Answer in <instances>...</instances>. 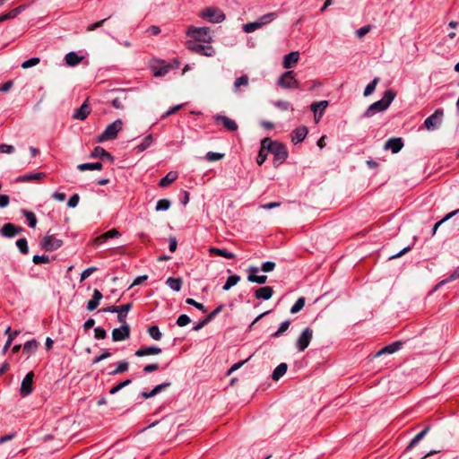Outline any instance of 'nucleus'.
Instances as JSON below:
<instances>
[{"mask_svg": "<svg viewBox=\"0 0 459 459\" xmlns=\"http://www.w3.org/2000/svg\"><path fill=\"white\" fill-rule=\"evenodd\" d=\"M82 59V56H79L77 53L74 51L67 53L65 57V63L69 66H74L78 65Z\"/></svg>", "mask_w": 459, "mask_h": 459, "instance_id": "nucleus-29", "label": "nucleus"}, {"mask_svg": "<svg viewBox=\"0 0 459 459\" xmlns=\"http://www.w3.org/2000/svg\"><path fill=\"white\" fill-rule=\"evenodd\" d=\"M313 338V330L311 328H306L299 336L296 342V347L299 351H304L309 345Z\"/></svg>", "mask_w": 459, "mask_h": 459, "instance_id": "nucleus-9", "label": "nucleus"}, {"mask_svg": "<svg viewBox=\"0 0 459 459\" xmlns=\"http://www.w3.org/2000/svg\"><path fill=\"white\" fill-rule=\"evenodd\" d=\"M200 41H187V48L196 54L212 56L215 55V49L210 45H202Z\"/></svg>", "mask_w": 459, "mask_h": 459, "instance_id": "nucleus-5", "label": "nucleus"}, {"mask_svg": "<svg viewBox=\"0 0 459 459\" xmlns=\"http://www.w3.org/2000/svg\"><path fill=\"white\" fill-rule=\"evenodd\" d=\"M190 317L187 315H180L177 319V325L180 327L186 326L190 323Z\"/></svg>", "mask_w": 459, "mask_h": 459, "instance_id": "nucleus-59", "label": "nucleus"}, {"mask_svg": "<svg viewBox=\"0 0 459 459\" xmlns=\"http://www.w3.org/2000/svg\"><path fill=\"white\" fill-rule=\"evenodd\" d=\"M299 53L297 51L287 54L283 58V67L286 69L293 67L299 61Z\"/></svg>", "mask_w": 459, "mask_h": 459, "instance_id": "nucleus-19", "label": "nucleus"}, {"mask_svg": "<svg viewBox=\"0 0 459 459\" xmlns=\"http://www.w3.org/2000/svg\"><path fill=\"white\" fill-rule=\"evenodd\" d=\"M102 297V293L98 289H95L93 290L92 298L87 302V310H95L100 305V301L101 300Z\"/></svg>", "mask_w": 459, "mask_h": 459, "instance_id": "nucleus-23", "label": "nucleus"}, {"mask_svg": "<svg viewBox=\"0 0 459 459\" xmlns=\"http://www.w3.org/2000/svg\"><path fill=\"white\" fill-rule=\"evenodd\" d=\"M186 35L192 38L193 41L210 43L212 40L208 27L190 26L186 30Z\"/></svg>", "mask_w": 459, "mask_h": 459, "instance_id": "nucleus-3", "label": "nucleus"}, {"mask_svg": "<svg viewBox=\"0 0 459 459\" xmlns=\"http://www.w3.org/2000/svg\"><path fill=\"white\" fill-rule=\"evenodd\" d=\"M123 126V121L121 119H117L113 123L109 124L106 129L103 131L101 134H100L97 138L98 143H103L108 140H113L117 136L119 131H121Z\"/></svg>", "mask_w": 459, "mask_h": 459, "instance_id": "nucleus-4", "label": "nucleus"}, {"mask_svg": "<svg viewBox=\"0 0 459 459\" xmlns=\"http://www.w3.org/2000/svg\"><path fill=\"white\" fill-rule=\"evenodd\" d=\"M33 377H34V373L32 371H30L23 378L22 385H21V388H20V393L22 396H27L31 394L32 389H33L32 388Z\"/></svg>", "mask_w": 459, "mask_h": 459, "instance_id": "nucleus-12", "label": "nucleus"}, {"mask_svg": "<svg viewBox=\"0 0 459 459\" xmlns=\"http://www.w3.org/2000/svg\"><path fill=\"white\" fill-rule=\"evenodd\" d=\"M94 336L98 340L104 339L107 336V332L104 328L98 326L94 329Z\"/></svg>", "mask_w": 459, "mask_h": 459, "instance_id": "nucleus-62", "label": "nucleus"}, {"mask_svg": "<svg viewBox=\"0 0 459 459\" xmlns=\"http://www.w3.org/2000/svg\"><path fill=\"white\" fill-rule=\"evenodd\" d=\"M200 16L213 23L221 22L225 19V14L216 7H209L203 10Z\"/></svg>", "mask_w": 459, "mask_h": 459, "instance_id": "nucleus-6", "label": "nucleus"}, {"mask_svg": "<svg viewBox=\"0 0 459 459\" xmlns=\"http://www.w3.org/2000/svg\"><path fill=\"white\" fill-rule=\"evenodd\" d=\"M127 99V93L126 91L121 90L116 98L111 100L112 106L117 109H122L125 107V102Z\"/></svg>", "mask_w": 459, "mask_h": 459, "instance_id": "nucleus-24", "label": "nucleus"}, {"mask_svg": "<svg viewBox=\"0 0 459 459\" xmlns=\"http://www.w3.org/2000/svg\"><path fill=\"white\" fill-rule=\"evenodd\" d=\"M396 96V93L389 89L385 91L383 98L374 103H372L364 112V117H371L378 112L385 111L388 108L390 104L393 102Z\"/></svg>", "mask_w": 459, "mask_h": 459, "instance_id": "nucleus-2", "label": "nucleus"}, {"mask_svg": "<svg viewBox=\"0 0 459 459\" xmlns=\"http://www.w3.org/2000/svg\"><path fill=\"white\" fill-rule=\"evenodd\" d=\"M16 246L17 247L19 248V250L21 251L22 254H28L29 252V247H28V242H27V239L22 238H19L17 241H16Z\"/></svg>", "mask_w": 459, "mask_h": 459, "instance_id": "nucleus-52", "label": "nucleus"}, {"mask_svg": "<svg viewBox=\"0 0 459 459\" xmlns=\"http://www.w3.org/2000/svg\"><path fill=\"white\" fill-rule=\"evenodd\" d=\"M170 385V382H165V383H162V384H160L158 385H156L152 391H151V395H156L158 394L159 393H160L161 391L165 390L167 387H169Z\"/></svg>", "mask_w": 459, "mask_h": 459, "instance_id": "nucleus-57", "label": "nucleus"}, {"mask_svg": "<svg viewBox=\"0 0 459 459\" xmlns=\"http://www.w3.org/2000/svg\"><path fill=\"white\" fill-rule=\"evenodd\" d=\"M240 281V277L237 274H233L228 277L225 284L222 287V290L227 291L231 287L235 286Z\"/></svg>", "mask_w": 459, "mask_h": 459, "instance_id": "nucleus-38", "label": "nucleus"}, {"mask_svg": "<svg viewBox=\"0 0 459 459\" xmlns=\"http://www.w3.org/2000/svg\"><path fill=\"white\" fill-rule=\"evenodd\" d=\"M132 308V303L124 304L121 306H117V320L122 324H126V314Z\"/></svg>", "mask_w": 459, "mask_h": 459, "instance_id": "nucleus-27", "label": "nucleus"}, {"mask_svg": "<svg viewBox=\"0 0 459 459\" xmlns=\"http://www.w3.org/2000/svg\"><path fill=\"white\" fill-rule=\"evenodd\" d=\"M307 128L306 126H299L292 131L290 134L291 142L294 144L301 143L307 134Z\"/></svg>", "mask_w": 459, "mask_h": 459, "instance_id": "nucleus-17", "label": "nucleus"}, {"mask_svg": "<svg viewBox=\"0 0 459 459\" xmlns=\"http://www.w3.org/2000/svg\"><path fill=\"white\" fill-rule=\"evenodd\" d=\"M403 344V343L401 341L394 342L393 343L388 344V345L383 347L380 351H378L376 353V357H379L384 354H393V353L398 351L402 348Z\"/></svg>", "mask_w": 459, "mask_h": 459, "instance_id": "nucleus-16", "label": "nucleus"}, {"mask_svg": "<svg viewBox=\"0 0 459 459\" xmlns=\"http://www.w3.org/2000/svg\"><path fill=\"white\" fill-rule=\"evenodd\" d=\"M91 113V108L88 105V103L85 101L83 102L81 107L77 109H75L73 118L78 119V120H84L89 114Z\"/></svg>", "mask_w": 459, "mask_h": 459, "instance_id": "nucleus-20", "label": "nucleus"}, {"mask_svg": "<svg viewBox=\"0 0 459 459\" xmlns=\"http://www.w3.org/2000/svg\"><path fill=\"white\" fill-rule=\"evenodd\" d=\"M130 336V326L127 324H123L120 327L115 328L112 331L113 342H121L128 339Z\"/></svg>", "mask_w": 459, "mask_h": 459, "instance_id": "nucleus-11", "label": "nucleus"}, {"mask_svg": "<svg viewBox=\"0 0 459 459\" xmlns=\"http://www.w3.org/2000/svg\"><path fill=\"white\" fill-rule=\"evenodd\" d=\"M20 333L19 331L15 330L13 332V333H10L9 336H8V339L5 342V344L4 345L3 349H2V353L3 354H5L8 351V349L10 348L13 341L15 339V337Z\"/></svg>", "mask_w": 459, "mask_h": 459, "instance_id": "nucleus-50", "label": "nucleus"}, {"mask_svg": "<svg viewBox=\"0 0 459 459\" xmlns=\"http://www.w3.org/2000/svg\"><path fill=\"white\" fill-rule=\"evenodd\" d=\"M170 201L169 199H160L156 204V211L157 212H163L167 211L170 207Z\"/></svg>", "mask_w": 459, "mask_h": 459, "instance_id": "nucleus-44", "label": "nucleus"}, {"mask_svg": "<svg viewBox=\"0 0 459 459\" xmlns=\"http://www.w3.org/2000/svg\"><path fill=\"white\" fill-rule=\"evenodd\" d=\"M90 158H100L102 160H107L109 161L114 160V157L100 146H97L94 148L92 152L90 154Z\"/></svg>", "mask_w": 459, "mask_h": 459, "instance_id": "nucleus-22", "label": "nucleus"}, {"mask_svg": "<svg viewBox=\"0 0 459 459\" xmlns=\"http://www.w3.org/2000/svg\"><path fill=\"white\" fill-rule=\"evenodd\" d=\"M247 281L251 282H255L258 284H264L267 281L266 275H255V274H249L247 276Z\"/></svg>", "mask_w": 459, "mask_h": 459, "instance_id": "nucleus-51", "label": "nucleus"}, {"mask_svg": "<svg viewBox=\"0 0 459 459\" xmlns=\"http://www.w3.org/2000/svg\"><path fill=\"white\" fill-rule=\"evenodd\" d=\"M186 303L195 307V308H197V309H199V310H201L203 312H206L207 311L206 308L204 307V306L202 303H199V302L195 301L194 299L187 298L186 299Z\"/></svg>", "mask_w": 459, "mask_h": 459, "instance_id": "nucleus-58", "label": "nucleus"}, {"mask_svg": "<svg viewBox=\"0 0 459 459\" xmlns=\"http://www.w3.org/2000/svg\"><path fill=\"white\" fill-rule=\"evenodd\" d=\"M223 308V305L218 306L214 310H212L209 315L204 318L208 323L211 322Z\"/></svg>", "mask_w": 459, "mask_h": 459, "instance_id": "nucleus-63", "label": "nucleus"}, {"mask_svg": "<svg viewBox=\"0 0 459 459\" xmlns=\"http://www.w3.org/2000/svg\"><path fill=\"white\" fill-rule=\"evenodd\" d=\"M171 66L165 65L164 62H156L151 65V70L155 77L163 76L168 74Z\"/></svg>", "mask_w": 459, "mask_h": 459, "instance_id": "nucleus-15", "label": "nucleus"}, {"mask_svg": "<svg viewBox=\"0 0 459 459\" xmlns=\"http://www.w3.org/2000/svg\"><path fill=\"white\" fill-rule=\"evenodd\" d=\"M430 429V427L429 426H427L425 427L420 433H418L411 440V442L408 444L407 447H406V450H411L412 449L414 446H416L420 441H421L424 437L427 435V433L429 431Z\"/></svg>", "mask_w": 459, "mask_h": 459, "instance_id": "nucleus-26", "label": "nucleus"}, {"mask_svg": "<svg viewBox=\"0 0 459 459\" xmlns=\"http://www.w3.org/2000/svg\"><path fill=\"white\" fill-rule=\"evenodd\" d=\"M277 17H278V13L276 12H273V13H268L266 14L262 15L256 21L259 24V27L262 28L263 26L269 24L271 22L275 20Z\"/></svg>", "mask_w": 459, "mask_h": 459, "instance_id": "nucleus-30", "label": "nucleus"}, {"mask_svg": "<svg viewBox=\"0 0 459 459\" xmlns=\"http://www.w3.org/2000/svg\"><path fill=\"white\" fill-rule=\"evenodd\" d=\"M62 245V239L57 238L55 235L49 234H47L40 242V247L48 252L55 251L61 247Z\"/></svg>", "mask_w": 459, "mask_h": 459, "instance_id": "nucleus-8", "label": "nucleus"}, {"mask_svg": "<svg viewBox=\"0 0 459 459\" xmlns=\"http://www.w3.org/2000/svg\"><path fill=\"white\" fill-rule=\"evenodd\" d=\"M379 82V78L378 77H376L373 79V81L371 82H369L365 90H364V96H369L370 94H372L374 92V91L376 90V87H377V84Z\"/></svg>", "mask_w": 459, "mask_h": 459, "instance_id": "nucleus-46", "label": "nucleus"}, {"mask_svg": "<svg viewBox=\"0 0 459 459\" xmlns=\"http://www.w3.org/2000/svg\"><path fill=\"white\" fill-rule=\"evenodd\" d=\"M178 178V173L176 171H169L165 177H163L160 182L159 186L166 187L169 184L173 183Z\"/></svg>", "mask_w": 459, "mask_h": 459, "instance_id": "nucleus-31", "label": "nucleus"}, {"mask_svg": "<svg viewBox=\"0 0 459 459\" xmlns=\"http://www.w3.org/2000/svg\"><path fill=\"white\" fill-rule=\"evenodd\" d=\"M161 352V349L157 346L140 348L135 351V356L143 357L148 355H157Z\"/></svg>", "mask_w": 459, "mask_h": 459, "instance_id": "nucleus-25", "label": "nucleus"}, {"mask_svg": "<svg viewBox=\"0 0 459 459\" xmlns=\"http://www.w3.org/2000/svg\"><path fill=\"white\" fill-rule=\"evenodd\" d=\"M459 212V210H455L448 214H446L441 221H437L435 223L433 229H432V236H434L438 229V227L443 223L445 222L446 221L451 219L453 216H455L457 212Z\"/></svg>", "mask_w": 459, "mask_h": 459, "instance_id": "nucleus-45", "label": "nucleus"}, {"mask_svg": "<svg viewBox=\"0 0 459 459\" xmlns=\"http://www.w3.org/2000/svg\"><path fill=\"white\" fill-rule=\"evenodd\" d=\"M224 154L219 152H209L206 154V160L210 162L223 159Z\"/></svg>", "mask_w": 459, "mask_h": 459, "instance_id": "nucleus-56", "label": "nucleus"}, {"mask_svg": "<svg viewBox=\"0 0 459 459\" xmlns=\"http://www.w3.org/2000/svg\"><path fill=\"white\" fill-rule=\"evenodd\" d=\"M22 230H23L22 227H19L13 223L8 222V223H5L2 227L1 233L5 238H13V237L22 233Z\"/></svg>", "mask_w": 459, "mask_h": 459, "instance_id": "nucleus-13", "label": "nucleus"}, {"mask_svg": "<svg viewBox=\"0 0 459 459\" xmlns=\"http://www.w3.org/2000/svg\"><path fill=\"white\" fill-rule=\"evenodd\" d=\"M209 253L211 255H217L228 259H233L235 257V255L231 252H229L227 249L222 248H217V247H211L209 249Z\"/></svg>", "mask_w": 459, "mask_h": 459, "instance_id": "nucleus-34", "label": "nucleus"}, {"mask_svg": "<svg viewBox=\"0 0 459 459\" xmlns=\"http://www.w3.org/2000/svg\"><path fill=\"white\" fill-rule=\"evenodd\" d=\"M263 149H266L274 156V165L278 167L288 158V151L285 144L265 138L262 141Z\"/></svg>", "mask_w": 459, "mask_h": 459, "instance_id": "nucleus-1", "label": "nucleus"}, {"mask_svg": "<svg viewBox=\"0 0 459 459\" xmlns=\"http://www.w3.org/2000/svg\"><path fill=\"white\" fill-rule=\"evenodd\" d=\"M32 262L35 264H43V263H48L49 262V257L48 255H35L33 256V258H32Z\"/></svg>", "mask_w": 459, "mask_h": 459, "instance_id": "nucleus-64", "label": "nucleus"}, {"mask_svg": "<svg viewBox=\"0 0 459 459\" xmlns=\"http://www.w3.org/2000/svg\"><path fill=\"white\" fill-rule=\"evenodd\" d=\"M459 278V266L449 275L448 278L439 281L434 288V290H437L440 286L445 285L446 283L455 281Z\"/></svg>", "mask_w": 459, "mask_h": 459, "instance_id": "nucleus-39", "label": "nucleus"}, {"mask_svg": "<svg viewBox=\"0 0 459 459\" xmlns=\"http://www.w3.org/2000/svg\"><path fill=\"white\" fill-rule=\"evenodd\" d=\"M258 29H260V27H259V24H258L257 21H255L254 22L246 23L243 26V30L246 33H251V32H253V31H255V30H258Z\"/></svg>", "mask_w": 459, "mask_h": 459, "instance_id": "nucleus-55", "label": "nucleus"}, {"mask_svg": "<svg viewBox=\"0 0 459 459\" xmlns=\"http://www.w3.org/2000/svg\"><path fill=\"white\" fill-rule=\"evenodd\" d=\"M249 85V78L244 74L237 78L234 82V92L238 93L240 91V87H247Z\"/></svg>", "mask_w": 459, "mask_h": 459, "instance_id": "nucleus-32", "label": "nucleus"}, {"mask_svg": "<svg viewBox=\"0 0 459 459\" xmlns=\"http://www.w3.org/2000/svg\"><path fill=\"white\" fill-rule=\"evenodd\" d=\"M152 142L153 136L152 134H148L143 138V142L135 147V150L138 152H142L145 151L152 143Z\"/></svg>", "mask_w": 459, "mask_h": 459, "instance_id": "nucleus-37", "label": "nucleus"}, {"mask_svg": "<svg viewBox=\"0 0 459 459\" xmlns=\"http://www.w3.org/2000/svg\"><path fill=\"white\" fill-rule=\"evenodd\" d=\"M273 105L281 110H288L290 108V103L286 100H277L273 102Z\"/></svg>", "mask_w": 459, "mask_h": 459, "instance_id": "nucleus-61", "label": "nucleus"}, {"mask_svg": "<svg viewBox=\"0 0 459 459\" xmlns=\"http://www.w3.org/2000/svg\"><path fill=\"white\" fill-rule=\"evenodd\" d=\"M128 368H129V363L126 360H122L117 363V368L113 371H111L109 374L113 375V376L118 375V374L126 372L128 370Z\"/></svg>", "mask_w": 459, "mask_h": 459, "instance_id": "nucleus-40", "label": "nucleus"}, {"mask_svg": "<svg viewBox=\"0 0 459 459\" xmlns=\"http://www.w3.org/2000/svg\"><path fill=\"white\" fill-rule=\"evenodd\" d=\"M23 215L28 221V225L30 228H35L37 224V218L34 212L29 211H23Z\"/></svg>", "mask_w": 459, "mask_h": 459, "instance_id": "nucleus-43", "label": "nucleus"}, {"mask_svg": "<svg viewBox=\"0 0 459 459\" xmlns=\"http://www.w3.org/2000/svg\"><path fill=\"white\" fill-rule=\"evenodd\" d=\"M288 365L284 362L279 364L272 374V378L275 381L279 380L287 371Z\"/></svg>", "mask_w": 459, "mask_h": 459, "instance_id": "nucleus-33", "label": "nucleus"}, {"mask_svg": "<svg viewBox=\"0 0 459 459\" xmlns=\"http://www.w3.org/2000/svg\"><path fill=\"white\" fill-rule=\"evenodd\" d=\"M111 16H108L107 18H104L102 20H100L96 22H93V23H91L89 24L87 27H86V30L87 31H93L100 27H102L104 25L105 22H107L109 19H110Z\"/></svg>", "mask_w": 459, "mask_h": 459, "instance_id": "nucleus-49", "label": "nucleus"}, {"mask_svg": "<svg viewBox=\"0 0 459 459\" xmlns=\"http://www.w3.org/2000/svg\"><path fill=\"white\" fill-rule=\"evenodd\" d=\"M166 283L171 290L175 291H179L182 287V280L180 278L169 277Z\"/></svg>", "mask_w": 459, "mask_h": 459, "instance_id": "nucleus-36", "label": "nucleus"}, {"mask_svg": "<svg viewBox=\"0 0 459 459\" xmlns=\"http://www.w3.org/2000/svg\"><path fill=\"white\" fill-rule=\"evenodd\" d=\"M148 333H149V335H150L152 339H154V340H156V341L160 340V339H161V336H162V334H161V333H160V329H159V327H158L157 325H152V326H150V327L148 328Z\"/></svg>", "mask_w": 459, "mask_h": 459, "instance_id": "nucleus-47", "label": "nucleus"}, {"mask_svg": "<svg viewBox=\"0 0 459 459\" xmlns=\"http://www.w3.org/2000/svg\"><path fill=\"white\" fill-rule=\"evenodd\" d=\"M39 346V342L36 340H30L24 343L23 345V351L31 354L34 353Z\"/></svg>", "mask_w": 459, "mask_h": 459, "instance_id": "nucleus-41", "label": "nucleus"}, {"mask_svg": "<svg viewBox=\"0 0 459 459\" xmlns=\"http://www.w3.org/2000/svg\"><path fill=\"white\" fill-rule=\"evenodd\" d=\"M290 325V320H285V321H283V322L280 325V326H279L278 330H277L276 332H274L273 333H272V334H271V336H272L273 338H278V337H280L283 333H285V332L289 329Z\"/></svg>", "mask_w": 459, "mask_h": 459, "instance_id": "nucleus-42", "label": "nucleus"}, {"mask_svg": "<svg viewBox=\"0 0 459 459\" xmlns=\"http://www.w3.org/2000/svg\"><path fill=\"white\" fill-rule=\"evenodd\" d=\"M39 62H40V59L39 57H31V58L24 61L22 64V67L23 69H28L30 67H32V66H35V65H39Z\"/></svg>", "mask_w": 459, "mask_h": 459, "instance_id": "nucleus-54", "label": "nucleus"}, {"mask_svg": "<svg viewBox=\"0 0 459 459\" xmlns=\"http://www.w3.org/2000/svg\"><path fill=\"white\" fill-rule=\"evenodd\" d=\"M278 84L286 89L297 88L298 82L295 78V73L293 71L285 72L278 80Z\"/></svg>", "mask_w": 459, "mask_h": 459, "instance_id": "nucleus-10", "label": "nucleus"}, {"mask_svg": "<svg viewBox=\"0 0 459 459\" xmlns=\"http://www.w3.org/2000/svg\"><path fill=\"white\" fill-rule=\"evenodd\" d=\"M102 163L101 162H93V163H82L77 166V169L80 171H85V170H100L102 169Z\"/></svg>", "mask_w": 459, "mask_h": 459, "instance_id": "nucleus-35", "label": "nucleus"}, {"mask_svg": "<svg viewBox=\"0 0 459 459\" xmlns=\"http://www.w3.org/2000/svg\"><path fill=\"white\" fill-rule=\"evenodd\" d=\"M46 177L44 172L30 173L20 176L17 178L18 182H30L32 180H40Z\"/></svg>", "mask_w": 459, "mask_h": 459, "instance_id": "nucleus-28", "label": "nucleus"}, {"mask_svg": "<svg viewBox=\"0 0 459 459\" xmlns=\"http://www.w3.org/2000/svg\"><path fill=\"white\" fill-rule=\"evenodd\" d=\"M444 116V110L437 108L432 115L428 117L424 121V126L429 131H433L439 127L442 123Z\"/></svg>", "mask_w": 459, "mask_h": 459, "instance_id": "nucleus-7", "label": "nucleus"}, {"mask_svg": "<svg viewBox=\"0 0 459 459\" xmlns=\"http://www.w3.org/2000/svg\"><path fill=\"white\" fill-rule=\"evenodd\" d=\"M214 120L216 122H221L222 126L229 131H236L238 129L237 123L226 116L216 115L214 117Z\"/></svg>", "mask_w": 459, "mask_h": 459, "instance_id": "nucleus-18", "label": "nucleus"}, {"mask_svg": "<svg viewBox=\"0 0 459 459\" xmlns=\"http://www.w3.org/2000/svg\"><path fill=\"white\" fill-rule=\"evenodd\" d=\"M276 264L274 262L267 261L262 264L261 270L264 273H269L274 270Z\"/></svg>", "mask_w": 459, "mask_h": 459, "instance_id": "nucleus-60", "label": "nucleus"}, {"mask_svg": "<svg viewBox=\"0 0 459 459\" xmlns=\"http://www.w3.org/2000/svg\"><path fill=\"white\" fill-rule=\"evenodd\" d=\"M403 147V142L401 137H392L388 139L384 146L385 150H391L393 153L399 152Z\"/></svg>", "mask_w": 459, "mask_h": 459, "instance_id": "nucleus-14", "label": "nucleus"}, {"mask_svg": "<svg viewBox=\"0 0 459 459\" xmlns=\"http://www.w3.org/2000/svg\"><path fill=\"white\" fill-rule=\"evenodd\" d=\"M273 290L270 286H264L257 289L255 292V297L257 299L268 300L273 297Z\"/></svg>", "mask_w": 459, "mask_h": 459, "instance_id": "nucleus-21", "label": "nucleus"}, {"mask_svg": "<svg viewBox=\"0 0 459 459\" xmlns=\"http://www.w3.org/2000/svg\"><path fill=\"white\" fill-rule=\"evenodd\" d=\"M131 379H126L125 381H122L120 383H118L117 385H116L115 386H113L110 390H109V394H117V392H119L122 388L129 385L131 384Z\"/></svg>", "mask_w": 459, "mask_h": 459, "instance_id": "nucleus-53", "label": "nucleus"}, {"mask_svg": "<svg viewBox=\"0 0 459 459\" xmlns=\"http://www.w3.org/2000/svg\"><path fill=\"white\" fill-rule=\"evenodd\" d=\"M305 306V298L300 297L297 299V301L294 303V305L290 308L291 314H296L299 312Z\"/></svg>", "mask_w": 459, "mask_h": 459, "instance_id": "nucleus-48", "label": "nucleus"}]
</instances>
